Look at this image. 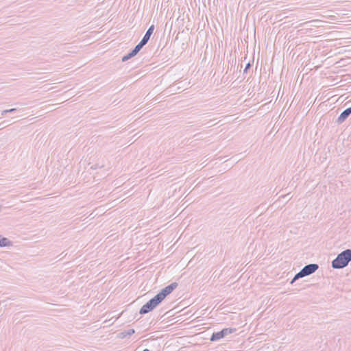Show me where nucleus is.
Here are the masks:
<instances>
[{
    "instance_id": "1",
    "label": "nucleus",
    "mask_w": 351,
    "mask_h": 351,
    "mask_svg": "<svg viewBox=\"0 0 351 351\" xmlns=\"http://www.w3.org/2000/svg\"><path fill=\"white\" fill-rule=\"evenodd\" d=\"M178 285L177 282H172L165 287L141 308L139 313L146 314L154 310L168 295L177 288Z\"/></svg>"
},
{
    "instance_id": "2",
    "label": "nucleus",
    "mask_w": 351,
    "mask_h": 351,
    "mask_svg": "<svg viewBox=\"0 0 351 351\" xmlns=\"http://www.w3.org/2000/svg\"><path fill=\"white\" fill-rule=\"evenodd\" d=\"M351 261V250L347 249L341 253L332 261L331 266L333 269H343Z\"/></svg>"
},
{
    "instance_id": "3",
    "label": "nucleus",
    "mask_w": 351,
    "mask_h": 351,
    "mask_svg": "<svg viewBox=\"0 0 351 351\" xmlns=\"http://www.w3.org/2000/svg\"><path fill=\"white\" fill-rule=\"evenodd\" d=\"M319 268V265L315 263H311L305 265L298 274L295 275L291 284H293L296 280L303 278L304 276H309L315 272Z\"/></svg>"
},
{
    "instance_id": "4",
    "label": "nucleus",
    "mask_w": 351,
    "mask_h": 351,
    "mask_svg": "<svg viewBox=\"0 0 351 351\" xmlns=\"http://www.w3.org/2000/svg\"><path fill=\"white\" fill-rule=\"evenodd\" d=\"M235 331H236L235 328H223L221 331H219L217 332H213L210 338V340L211 341H218V340L223 338L226 335L231 334Z\"/></svg>"
},
{
    "instance_id": "5",
    "label": "nucleus",
    "mask_w": 351,
    "mask_h": 351,
    "mask_svg": "<svg viewBox=\"0 0 351 351\" xmlns=\"http://www.w3.org/2000/svg\"><path fill=\"white\" fill-rule=\"evenodd\" d=\"M351 102V100H350ZM351 114V107L346 108L344 110L339 116L337 119V123L338 124L342 123Z\"/></svg>"
},
{
    "instance_id": "6",
    "label": "nucleus",
    "mask_w": 351,
    "mask_h": 351,
    "mask_svg": "<svg viewBox=\"0 0 351 351\" xmlns=\"http://www.w3.org/2000/svg\"><path fill=\"white\" fill-rule=\"evenodd\" d=\"M154 29V25H152L147 30L145 34L144 35L143 38H142V41L145 43V44L147 43L148 40H149L152 34H153Z\"/></svg>"
},
{
    "instance_id": "7",
    "label": "nucleus",
    "mask_w": 351,
    "mask_h": 351,
    "mask_svg": "<svg viewBox=\"0 0 351 351\" xmlns=\"http://www.w3.org/2000/svg\"><path fill=\"white\" fill-rule=\"evenodd\" d=\"M12 243L8 238L0 235V247L12 246Z\"/></svg>"
},
{
    "instance_id": "8",
    "label": "nucleus",
    "mask_w": 351,
    "mask_h": 351,
    "mask_svg": "<svg viewBox=\"0 0 351 351\" xmlns=\"http://www.w3.org/2000/svg\"><path fill=\"white\" fill-rule=\"evenodd\" d=\"M322 23H323V21H322L320 20H312L310 21L305 22V23H302V25H304L311 24V27H319L322 26Z\"/></svg>"
},
{
    "instance_id": "9",
    "label": "nucleus",
    "mask_w": 351,
    "mask_h": 351,
    "mask_svg": "<svg viewBox=\"0 0 351 351\" xmlns=\"http://www.w3.org/2000/svg\"><path fill=\"white\" fill-rule=\"evenodd\" d=\"M135 332L134 329L131 328L128 329L127 330H125L119 334V337L121 338H125L127 336H131Z\"/></svg>"
},
{
    "instance_id": "10",
    "label": "nucleus",
    "mask_w": 351,
    "mask_h": 351,
    "mask_svg": "<svg viewBox=\"0 0 351 351\" xmlns=\"http://www.w3.org/2000/svg\"><path fill=\"white\" fill-rule=\"evenodd\" d=\"M146 44L145 43H143L142 40H141L138 45H136V47H134V49L138 51V52L140 51V50L142 49V47L145 45Z\"/></svg>"
},
{
    "instance_id": "11",
    "label": "nucleus",
    "mask_w": 351,
    "mask_h": 351,
    "mask_svg": "<svg viewBox=\"0 0 351 351\" xmlns=\"http://www.w3.org/2000/svg\"><path fill=\"white\" fill-rule=\"evenodd\" d=\"M138 53L134 48L130 51L131 55L134 57Z\"/></svg>"
},
{
    "instance_id": "12",
    "label": "nucleus",
    "mask_w": 351,
    "mask_h": 351,
    "mask_svg": "<svg viewBox=\"0 0 351 351\" xmlns=\"http://www.w3.org/2000/svg\"><path fill=\"white\" fill-rule=\"evenodd\" d=\"M138 53L134 48L130 51L131 55L134 57Z\"/></svg>"
},
{
    "instance_id": "13",
    "label": "nucleus",
    "mask_w": 351,
    "mask_h": 351,
    "mask_svg": "<svg viewBox=\"0 0 351 351\" xmlns=\"http://www.w3.org/2000/svg\"><path fill=\"white\" fill-rule=\"evenodd\" d=\"M250 66H251L250 63H247L244 69V72L246 73L247 71V70L250 68Z\"/></svg>"
},
{
    "instance_id": "14",
    "label": "nucleus",
    "mask_w": 351,
    "mask_h": 351,
    "mask_svg": "<svg viewBox=\"0 0 351 351\" xmlns=\"http://www.w3.org/2000/svg\"><path fill=\"white\" fill-rule=\"evenodd\" d=\"M130 58L128 57L127 55L124 56L123 58H122V61L123 62H125L127 60H128Z\"/></svg>"
},
{
    "instance_id": "15",
    "label": "nucleus",
    "mask_w": 351,
    "mask_h": 351,
    "mask_svg": "<svg viewBox=\"0 0 351 351\" xmlns=\"http://www.w3.org/2000/svg\"><path fill=\"white\" fill-rule=\"evenodd\" d=\"M8 113V109L7 110H4L1 112V115H5V114Z\"/></svg>"
},
{
    "instance_id": "16",
    "label": "nucleus",
    "mask_w": 351,
    "mask_h": 351,
    "mask_svg": "<svg viewBox=\"0 0 351 351\" xmlns=\"http://www.w3.org/2000/svg\"><path fill=\"white\" fill-rule=\"evenodd\" d=\"M16 108H10V109H8V112H13L14 111H16Z\"/></svg>"
},
{
    "instance_id": "17",
    "label": "nucleus",
    "mask_w": 351,
    "mask_h": 351,
    "mask_svg": "<svg viewBox=\"0 0 351 351\" xmlns=\"http://www.w3.org/2000/svg\"><path fill=\"white\" fill-rule=\"evenodd\" d=\"M128 57L130 59L131 58H132L133 56L131 55L130 52L129 53L127 54Z\"/></svg>"
},
{
    "instance_id": "18",
    "label": "nucleus",
    "mask_w": 351,
    "mask_h": 351,
    "mask_svg": "<svg viewBox=\"0 0 351 351\" xmlns=\"http://www.w3.org/2000/svg\"><path fill=\"white\" fill-rule=\"evenodd\" d=\"M289 195V193L282 195L281 197L285 198V197H287Z\"/></svg>"
},
{
    "instance_id": "19",
    "label": "nucleus",
    "mask_w": 351,
    "mask_h": 351,
    "mask_svg": "<svg viewBox=\"0 0 351 351\" xmlns=\"http://www.w3.org/2000/svg\"><path fill=\"white\" fill-rule=\"evenodd\" d=\"M143 351H149L148 349H145Z\"/></svg>"
}]
</instances>
